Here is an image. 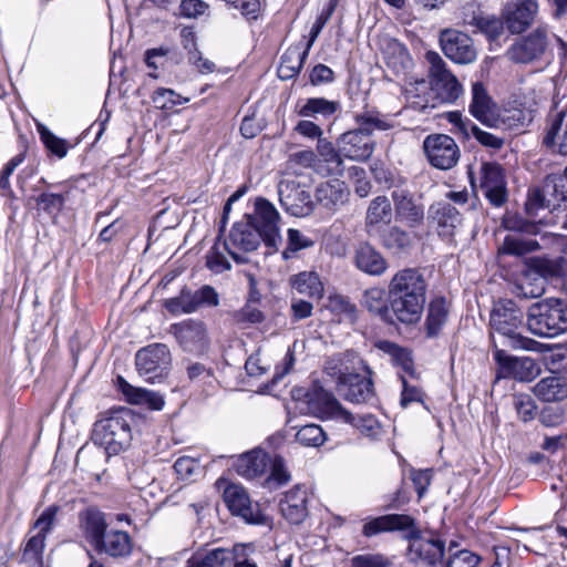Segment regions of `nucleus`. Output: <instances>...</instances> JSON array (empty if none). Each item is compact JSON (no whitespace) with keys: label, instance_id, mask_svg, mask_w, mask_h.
Here are the masks:
<instances>
[{"label":"nucleus","instance_id":"obj_1","mask_svg":"<svg viewBox=\"0 0 567 567\" xmlns=\"http://www.w3.org/2000/svg\"><path fill=\"white\" fill-rule=\"evenodd\" d=\"M410 530L408 556L411 561L425 566H435L442 563L444 556V542L435 535H420L414 529V518L404 514H389L377 517L363 525L362 533L367 537L383 532Z\"/></svg>","mask_w":567,"mask_h":567},{"label":"nucleus","instance_id":"obj_2","mask_svg":"<svg viewBox=\"0 0 567 567\" xmlns=\"http://www.w3.org/2000/svg\"><path fill=\"white\" fill-rule=\"evenodd\" d=\"M426 295V281L416 268H404L394 274L389 282L390 307L403 323L420 320Z\"/></svg>","mask_w":567,"mask_h":567},{"label":"nucleus","instance_id":"obj_3","mask_svg":"<svg viewBox=\"0 0 567 567\" xmlns=\"http://www.w3.org/2000/svg\"><path fill=\"white\" fill-rule=\"evenodd\" d=\"M308 412L322 420H336L351 424L359 432L370 439H378L382 434V425L372 414L353 415L342 408L340 402L321 386H313L306 394Z\"/></svg>","mask_w":567,"mask_h":567},{"label":"nucleus","instance_id":"obj_4","mask_svg":"<svg viewBox=\"0 0 567 567\" xmlns=\"http://www.w3.org/2000/svg\"><path fill=\"white\" fill-rule=\"evenodd\" d=\"M357 127L343 133L338 140L340 153L352 161H365L372 153L374 144L371 135L375 131H388L392 124L383 116L365 112L355 116Z\"/></svg>","mask_w":567,"mask_h":567},{"label":"nucleus","instance_id":"obj_5","mask_svg":"<svg viewBox=\"0 0 567 567\" xmlns=\"http://www.w3.org/2000/svg\"><path fill=\"white\" fill-rule=\"evenodd\" d=\"M132 419L130 411H121L95 422L92 440L100 447L91 453L92 456L103 458L105 454H118L127 447L132 440Z\"/></svg>","mask_w":567,"mask_h":567},{"label":"nucleus","instance_id":"obj_6","mask_svg":"<svg viewBox=\"0 0 567 567\" xmlns=\"http://www.w3.org/2000/svg\"><path fill=\"white\" fill-rule=\"evenodd\" d=\"M528 330L539 337H555L567 331V302L548 298L528 308Z\"/></svg>","mask_w":567,"mask_h":567},{"label":"nucleus","instance_id":"obj_7","mask_svg":"<svg viewBox=\"0 0 567 567\" xmlns=\"http://www.w3.org/2000/svg\"><path fill=\"white\" fill-rule=\"evenodd\" d=\"M524 313L517 305L509 299L495 303L491 313V329L494 333L506 338L513 348L534 350L536 341L520 334L519 328L523 324Z\"/></svg>","mask_w":567,"mask_h":567},{"label":"nucleus","instance_id":"obj_8","mask_svg":"<svg viewBox=\"0 0 567 567\" xmlns=\"http://www.w3.org/2000/svg\"><path fill=\"white\" fill-rule=\"evenodd\" d=\"M424 58L429 64V85L439 102L457 100L463 89L456 76L447 69L446 62L434 51H427Z\"/></svg>","mask_w":567,"mask_h":567},{"label":"nucleus","instance_id":"obj_9","mask_svg":"<svg viewBox=\"0 0 567 567\" xmlns=\"http://www.w3.org/2000/svg\"><path fill=\"white\" fill-rule=\"evenodd\" d=\"M247 220L262 236V241L268 248L278 249L281 243L279 220L280 216L276 207L266 198L258 197L255 202V212L247 216Z\"/></svg>","mask_w":567,"mask_h":567},{"label":"nucleus","instance_id":"obj_10","mask_svg":"<svg viewBox=\"0 0 567 567\" xmlns=\"http://www.w3.org/2000/svg\"><path fill=\"white\" fill-rule=\"evenodd\" d=\"M262 236L248 220L236 223L224 243V248L238 264L248 262L245 254L254 251L260 245Z\"/></svg>","mask_w":567,"mask_h":567},{"label":"nucleus","instance_id":"obj_11","mask_svg":"<svg viewBox=\"0 0 567 567\" xmlns=\"http://www.w3.org/2000/svg\"><path fill=\"white\" fill-rule=\"evenodd\" d=\"M224 502L233 515L241 517L248 524L270 525L258 503H252L246 489L237 484L228 485L223 494Z\"/></svg>","mask_w":567,"mask_h":567},{"label":"nucleus","instance_id":"obj_12","mask_svg":"<svg viewBox=\"0 0 567 567\" xmlns=\"http://www.w3.org/2000/svg\"><path fill=\"white\" fill-rule=\"evenodd\" d=\"M56 515L55 507L47 508L41 516L35 520L31 530L35 534L31 535L27 540L22 551V561L28 567H42L43 566V551L45 547L47 534L52 529Z\"/></svg>","mask_w":567,"mask_h":567},{"label":"nucleus","instance_id":"obj_13","mask_svg":"<svg viewBox=\"0 0 567 567\" xmlns=\"http://www.w3.org/2000/svg\"><path fill=\"white\" fill-rule=\"evenodd\" d=\"M423 150L430 164L437 169L453 168L461 156L456 142L446 134H431L423 142Z\"/></svg>","mask_w":567,"mask_h":567},{"label":"nucleus","instance_id":"obj_14","mask_svg":"<svg viewBox=\"0 0 567 567\" xmlns=\"http://www.w3.org/2000/svg\"><path fill=\"white\" fill-rule=\"evenodd\" d=\"M549 43V32L539 27L518 39L508 50L509 60L517 63H530L539 60L546 52Z\"/></svg>","mask_w":567,"mask_h":567},{"label":"nucleus","instance_id":"obj_15","mask_svg":"<svg viewBox=\"0 0 567 567\" xmlns=\"http://www.w3.org/2000/svg\"><path fill=\"white\" fill-rule=\"evenodd\" d=\"M169 332L175 337L184 351L192 353H204L209 344L207 327L204 321L187 319L174 323Z\"/></svg>","mask_w":567,"mask_h":567},{"label":"nucleus","instance_id":"obj_16","mask_svg":"<svg viewBox=\"0 0 567 567\" xmlns=\"http://www.w3.org/2000/svg\"><path fill=\"white\" fill-rule=\"evenodd\" d=\"M171 362L169 349L163 343H154L143 348L135 355V364L140 375L152 382L163 375Z\"/></svg>","mask_w":567,"mask_h":567},{"label":"nucleus","instance_id":"obj_17","mask_svg":"<svg viewBox=\"0 0 567 567\" xmlns=\"http://www.w3.org/2000/svg\"><path fill=\"white\" fill-rule=\"evenodd\" d=\"M480 188L488 202L499 207L507 200L506 181L503 167L494 162H484L480 168Z\"/></svg>","mask_w":567,"mask_h":567},{"label":"nucleus","instance_id":"obj_18","mask_svg":"<svg viewBox=\"0 0 567 567\" xmlns=\"http://www.w3.org/2000/svg\"><path fill=\"white\" fill-rule=\"evenodd\" d=\"M281 206L292 216L305 217L312 213L315 203L311 194L293 181H282L278 185Z\"/></svg>","mask_w":567,"mask_h":567},{"label":"nucleus","instance_id":"obj_19","mask_svg":"<svg viewBox=\"0 0 567 567\" xmlns=\"http://www.w3.org/2000/svg\"><path fill=\"white\" fill-rule=\"evenodd\" d=\"M440 44L444 54L460 64H468L475 61L477 52L473 40L457 30H443L440 35Z\"/></svg>","mask_w":567,"mask_h":567},{"label":"nucleus","instance_id":"obj_20","mask_svg":"<svg viewBox=\"0 0 567 567\" xmlns=\"http://www.w3.org/2000/svg\"><path fill=\"white\" fill-rule=\"evenodd\" d=\"M495 360L503 378H513L520 382H530L540 373L537 362L529 357H512L503 350L495 351Z\"/></svg>","mask_w":567,"mask_h":567},{"label":"nucleus","instance_id":"obj_21","mask_svg":"<svg viewBox=\"0 0 567 567\" xmlns=\"http://www.w3.org/2000/svg\"><path fill=\"white\" fill-rule=\"evenodd\" d=\"M537 12V0H514L504 9L503 18L507 30L519 34L534 22Z\"/></svg>","mask_w":567,"mask_h":567},{"label":"nucleus","instance_id":"obj_22","mask_svg":"<svg viewBox=\"0 0 567 567\" xmlns=\"http://www.w3.org/2000/svg\"><path fill=\"white\" fill-rule=\"evenodd\" d=\"M392 199L399 220L405 223L411 228L419 227L423 224L424 208L421 204L415 203L409 192L403 189L393 190Z\"/></svg>","mask_w":567,"mask_h":567},{"label":"nucleus","instance_id":"obj_23","mask_svg":"<svg viewBox=\"0 0 567 567\" xmlns=\"http://www.w3.org/2000/svg\"><path fill=\"white\" fill-rule=\"evenodd\" d=\"M393 218V208L386 196L373 198L367 209L364 227L369 236H377Z\"/></svg>","mask_w":567,"mask_h":567},{"label":"nucleus","instance_id":"obj_24","mask_svg":"<svg viewBox=\"0 0 567 567\" xmlns=\"http://www.w3.org/2000/svg\"><path fill=\"white\" fill-rule=\"evenodd\" d=\"M80 528L87 543L94 548L107 533L105 514L97 507H87L79 514Z\"/></svg>","mask_w":567,"mask_h":567},{"label":"nucleus","instance_id":"obj_25","mask_svg":"<svg viewBox=\"0 0 567 567\" xmlns=\"http://www.w3.org/2000/svg\"><path fill=\"white\" fill-rule=\"evenodd\" d=\"M339 391L346 400L353 403L368 402L374 395L371 379L352 373L340 378Z\"/></svg>","mask_w":567,"mask_h":567},{"label":"nucleus","instance_id":"obj_26","mask_svg":"<svg viewBox=\"0 0 567 567\" xmlns=\"http://www.w3.org/2000/svg\"><path fill=\"white\" fill-rule=\"evenodd\" d=\"M307 502V491L300 486H296L288 491L280 501V512L291 524H300L308 516Z\"/></svg>","mask_w":567,"mask_h":567},{"label":"nucleus","instance_id":"obj_27","mask_svg":"<svg viewBox=\"0 0 567 567\" xmlns=\"http://www.w3.org/2000/svg\"><path fill=\"white\" fill-rule=\"evenodd\" d=\"M497 110L496 103L492 100L485 86L481 82L474 83L470 113L482 124L489 127Z\"/></svg>","mask_w":567,"mask_h":567},{"label":"nucleus","instance_id":"obj_28","mask_svg":"<svg viewBox=\"0 0 567 567\" xmlns=\"http://www.w3.org/2000/svg\"><path fill=\"white\" fill-rule=\"evenodd\" d=\"M349 189L344 182L331 179L318 185L316 189L317 203L329 210H337L348 202Z\"/></svg>","mask_w":567,"mask_h":567},{"label":"nucleus","instance_id":"obj_29","mask_svg":"<svg viewBox=\"0 0 567 567\" xmlns=\"http://www.w3.org/2000/svg\"><path fill=\"white\" fill-rule=\"evenodd\" d=\"M430 218L436 224L439 235L444 238H451L462 223L460 212L450 203L431 206Z\"/></svg>","mask_w":567,"mask_h":567},{"label":"nucleus","instance_id":"obj_30","mask_svg":"<svg viewBox=\"0 0 567 567\" xmlns=\"http://www.w3.org/2000/svg\"><path fill=\"white\" fill-rule=\"evenodd\" d=\"M354 264L361 271L370 276H381L388 269L385 258L372 245L361 244L354 254Z\"/></svg>","mask_w":567,"mask_h":567},{"label":"nucleus","instance_id":"obj_31","mask_svg":"<svg viewBox=\"0 0 567 567\" xmlns=\"http://www.w3.org/2000/svg\"><path fill=\"white\" fill-rule=\"evenodd\" d=\"M269 463L270 456L261 449H255L240 455L234 466L240 476L251 480L265 474Z\"/></svg>","mask_w":567,"mask_h":567},{"label":"nucleus","instance_id":"obj_32","mask_svg":"<svg viewBox=\"0 0 567 567\" xmlns=\"http://www.w3.org/2000/svg\"><path fill=\"white\" fill-rule=\"evenodd\" d=\"M132 546V538L128 533L112 529L96 544L94 550L111 557H125L131 554Z\"/></svg>","mask_w":567,"mask_h":567},{"label":"nucleus","instance_id":"obj_33","mask_svg":"<svg viewBox=\"0 0 567 567\" xmlns=\"http://www.w3.org/2000/svg\"><path fill=\"white\" fill-rule=\"evenodd\" d=\"M404 93L409 105L417 111L434 109L439 102L437 97L432 93L431 86L424 79L409 82Z\"/></svg>","mask_w":567,"mask_h":567},{"label":"nucleus","instance_id":"obj_34","mask_svg":"<svg viewBox=\"0 0 567 567\" xmlns=\"http://www.w3.org/2000/svg\"><path fill=\"white\" fill-rule=\"evenodd\" d=\"M533 392L545 402L564 400L567 398V379L558 374L543 378L535 384Z\"/></svg>","mask_w":567,"mask_h":567},{"label":"nucleus","instance_id":"obj_35","mask_svg":"<svg viewBox=\"0 0 567 567\" xmlns=\"http://www.w3.org/2000/svg\"><path fill=\"white\" fill-rule=\"evenodd\" d=\"M117 382L121 391L131 403L145 404L152 410L163 409L164 400L158 393L141 388H134L128 384L122 377H117Z\"/></svg>","mask_w":567,"mask_h":567},{"label":"nucleus","instance_id":"obj_36","mask_svg":"<svg viewBox=\"0 0 567 567\" xmlns=\"http://www.w3.org/2000/svg\"><path fill=\"white\" fill-rule=\"evenodd\" d=\"M291 287L301 295L321 299L324 292L323 284L315 271H302L290 278Z\"/></svg>","mask_w":567,"mask_h":567},{"label":"nucleus","instance_id":"obj_37","mask_svg":"<svg viewBox=\"0 0 567 567\" xmlns=\"http://www.w3.org/2000/svg\"><path fill=\"white\" fill-rule=\"evenodd\" d=\"M380 244L394 252L405 251L412 245V237L409 233L398 226H385L375 236Z\"/></svg>","mask_w":567,"mask_h":567},{"label":"nucleus","instance_id":"obj_38","mask_svg":"<svg viewBox=\"0 0 567 567\" xmlns=\"http://www.w3.org/2000/svg\"><path fill=\"white\" fill-rule=\"evenodd\" d=\"M542 187L544 188L546 200L550 208L555 209L560 206V204L567 199L566 168L563 175H548Z\"/></svg>","mask_w":567,"mask_h":567},{"label":"nucleus","instance_id":"obj_39","mask_svg":"<svg viewBox=\"0 0 567 567\" xmlns=\"http://www.w3.org/2000/svg\"><path fill=\"white\" fill-rule=\"evenodd\" d=\"M234 555L224 548L213 549L204 555H195L187 567H233Z\"/></svg>","mask_w":567,"mask_h":567},{"label":"nucleus","instance_id":"obj_40","mask_svg":"<svg viewBox=\"0 0 567 567\" xmlns=\"http://www.w3.org/2000/svg\"><path fill=\"white\" fill-rule=\"evenodd\" d=\"M309 49L300 52L298 49H288L281 56L278 75L282 80H289L297 75L307 58Z\"/></svg>","mask_w":567,"mask_h":567},{"label":"nucleus","instance_id":"obj_41","mask_svg":"<svg viewBox=\"0 0 567 567\" xmlns=\"http://www.w3.org/2000/svg\"><path fill=\"white\" fill-rule=\"evenodd\" d=\"M465 23L475 27L478 31L486 34L489 39H497L504 31L505 21L493 17L480 13H473Z\"/></svg>","mask_w":567,"mask_h":567},{"label":"nucleus","instance_id":"obj_42","mask_svg":"<svg viewBox=\"0 0 567 567\" xmlns=\"http://www.w3.org/2000/svg\"><path fill=\"white\" fill-rule=\"evenodd\" d=\"M540 248L535 239L523 238L517 235H507L503 245L498 248L499 254L524 256Z\"/></svg>","mask_w":567,"mask_h":567},{"label":"nucleus","instance_id":"obj_43","mask_svg":"<svg viewBox=\"0 0 567 567\" xmlns=\"http://www.w3.org/2000/svg\"><path fill=\"white\" fill-rule=\"evenodd\" d=\"M361 305L370 312L385 318L389 315L385 300V290L380 287L367 289L361 299Z\"/></svg>","mask_w":567,"mask_h":567},{"label":"nucleus","instance_id":"obj_44","mask_svg":"<svg viewBox=\"0 0 567 567\" xmlns=\"http://www.w3.org/2000/svg\"><path fill=\"white\" fill-rule=\"evenodd\" d=\"M447 307L444 299H435L429 306V313L426 318V329L430 337L439 333L442 326L447 319Z\"/></svg>","mask_w":567,"mask_h":567},{"label":"nucleus","instance_id":"obj_45","mask_svg":"<svg viewBox=\"0 0 567 567\" xmlns=\"http://www.w3.org/2000/svg\"><path fill=\"white\" fill-rule=\"evenodd\" d=\"M525 114L520 109L497 110L493 124L489 127L502 130H515L524 126Z\"/></svg>","mask_w":567,"mask_h":567},{"label":"nucleus","instance_id":"obj_46","mask_svg":"<svg viewBox=\"0 0 567 567\" xmlns=\"http://www.w3.org/2000/svg\"><path fill=\"white\" fill-rule=\"evenodd\" d=\"M378 348L390 357V359L402 367V369L413 374V363L409 352L390 341H380Z\"/></svg>","mask_w":567,"mask_h":567},{"label":"nucleus","instance_id":"obj_47","mask_svg":"<svg viewBox=\"0 0 567 567\" xmlns=\"http://www.w3.org/2000/svg\"><path fill=\"white\" fill-rule=\"evenodd\" d=\"M338 109V103L323 97L309 99L299 110L301 116H315L317 114L331 115Z\"/></svg>","mask_w":567,"mask_h":567},{"label":"nucleus","instance_id":"obj_48","mask_svg":"<svg viewBox=\"0 0 567 567\" xmlns=\"http://www.w3.org/2000/svg\"><path fill=\"white\" fill-rule=\"evenodd\" d=\"M296 440L301 445L318 447L326 442L327 437L320 425L307 424L298 430Z\"/></svg>","mask_w":567,"mask_h":567},{"label":"nucleus","instance_id":"obj_49","mask_svg":"<svg viewBox=\"0 0 567 567\" xmlns=\"http://www.w3.org/2000/svg\"><path fill=\"white\" fill-rule=\"evenodd\" d=\"M164 306L166 310L173 315L197 311L194 297H192V291L188 289H183L177 297L165 300Z\"/></svg>","mask_w":567,"mask_h":567},{"label":"nucleus","instance_id":"obj_50","mask_svg":"<svg viewBox=\"0 0 567 567\" xmlns=\"http://www.w3.org/2000/svg\"><path fill=\"white\" fill-rule=\"evenodd\" d=\"M545 291V281L543 278L535 277L534 279L525 276L515 286L514 293L523 299L540 297Z\"/></svg>","mask_w":567,"mask_h":567},{"label":"nucleus","instance_id":"obj_51","mask_svg":"<svg viewBox=\"0 0 567 567\" xmlns=\"http://www.w3.org/2000/svg\"><path fill=\"white\" fill-rule=\"evenodd\" d=\"M539 224L527 220L518 215H505L502 225L505 229L527 235H537Z\"/></svg>","mask_w":567,"mask_h":567},{"label":"nucleus","instance_id":"obj_52","mask_svg":"<svg viewBox=\"0 0 567 567\" xmlns=\"http://www.w3.org/2000/svg\"><path fill=\"white\" fill-rule=\"evenodd\" d=\"M288 246L282 251L284 259H290L295 252L313 246V240L298 229H288Z\"/></svg>","mask_w":567,"mask_h":567},{"label":"nucleus","instance_id":"obj_53","mask_svg":"<svg viewBox=\"0 0 567 567\" xmlns=\"http://www.w3.org/2000/svg\"><path fill=\"white\" fill-rule=\"evenodd\" d=\"M224 246L216 243L206 255V267L214 274H221L230 269V262L226 258Z\"/></svg>","mask_w":567,"mask_h":567},{"label":"nucleus","instance_id":"obj_54","mask_svg":"<svg viewBox=\"0 0 567 567\" xmlns=\"http://www.w3.org/2000/svg\"><path fill=\"white\" fill-rule=\"evenodd\" d=\"M152 101L157 109L171 110L177 104L188 102V99H182L179 94L171 89L161 87L153 93Z\"/></svg>","mask_w":567,"mask_h":567},{"label":"nucleus","instance_id":"obj_55","mask_svg":"<svg viewBox=\"0 0 567 567\" xmlns=\"http://www.w3.org/2000/svg\"><path fill=\"white\" fill-rule=\"evenodd\" d=\"M38 131L45 147L58 157L62 158L68 153V143L51 133L44 125L38 124Z\"/></svg>","mask_w":567,"mask_h":567},{"label":"nucleus","instance_id":"obj_56","mask_svg":"<svg viewBox=\"0 0 567 567\" xmlns=\"http://www.w3.org/2000/svg\"><path fill=\"white\" fill-rule=\"evenodd\" d=\"M538 278L545 280L546 277L554 278L567 275V269L563 262V254L556 259H542L537 264Z\"/></svg>","mask_w":567,"mask_h":567},{"label":"nucleus","instance_id":"obj_57","mask_svg":"<svg viewBox=\"0 0 567 567\" xmlns=\"http://www.w3.org/2000/svg\"><path fill=\"white\" fill-rule=\"evenodd\" d=\"M471 133L475 140L484 147L494 151L501 150L505 144V136L489 133L477 125H471Z\"/></svg>","mask_w":567,"mask_h":567},{"label":"nucleus","instance_id":"obj_58","mask_svg":"<svg viewBox=\"0 0 567 567\" xmlns=\"http://www.w3.org/2000/svg\"><path fill=\"white\" fill-rule=\"evenodd\" d=\"M513 405L524 422L533 420L536 415L537 406L528 394H515L513 396Z\"/></svg>","mask_w":567,"mask_h":567},{"label":"nucleus","instance_id":"obj_59","mask_svg":"<svg viewBox=\"0 0 567 567\" xmlns=\"http://www.w3.org/2000/svg\"><path fill=\"white\" fill-rule=\"evenodd\" d=\"M196 310L200 307H217L219 305V296L215 288L209 285L200 287L196 291H192Z\"/></svg>","mask_w":567,"mask_h":567},{"label":"nucleus","instance_id":"obj_60","mask_svg":"<svg viewBox=\"0 0 567 567\" xmlns=\"http://www.w3.org/2000/svg\"><path fill=\"white\" fill-rule=\"evenodd\" d=\"M409 475L411 481L413 482V485L415 487V491L417 493V496L421 498L425 494L427 487L430 486L433 477V470L432 468H425V470H416L414 467H411L409 471Z\"/></svg>","mask_w":567,"mask_h":567},{"label":"nucleus","instance_id":"obj_61","mask_svg":"<svg viewBox=\"0 0 567 567\" xmlns=\"http://www.w3.org/2000/svg\"><path fill=\"white\" fill-rule=\"evenodd\" d=\"M546 199L547 198L542 186L529 189L527 200L525 203L526 213L529 216H534L540 208H550Z\"/></svg>","mask_w":567,"mask_h":567},{"label":"nucleus","instance_id":"obj_62","mask_svg":"<svg viewBox=\"0 0 567 567\" xmlns=\"http://www.w3.org/2000/svg\"><path fill=\"white\" fill-rule=\"evenodd\" d=\"M326 307L330 311L337 315H344L348 318H352L355 311V307L349 301V299L340 295L330 296Z\"/></svg>","mask_w":567,"mask_h":567},{"label":"nucleus","instance_id":"obj_63","mask_svg":"<svg viewBox=\"0 0 567 567\" xmlns=\"http://www.w3.org/2000/svg\"><path fill=\"white\" fill-rule=\"evenodd\" d=\"M391 561L381 554L357 555L351 559V567H389Z\"/></svg>","mask_w":567,"mask_h":567},{"label":"nucleus","instance_id":"obj_64","mask_svg":"<svg viewBox=\"0 0 567 567\" xmlns=\"http://www.w3.org/2000/svg\"><path fill=\"white\" fill-rule=\"evenodd\" d=\"M480 563V557L474 553L462 549L451 554L446 567H476Z\"/></svg>","mask_w":567,"mask_h":567}]
</instances>
